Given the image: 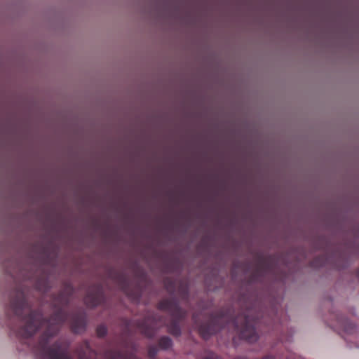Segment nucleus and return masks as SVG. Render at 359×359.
Instances as JSON below:
<instances>
[{"label":"nucleus","mask_w":359,"mask_h":359,"mask_svg":"<svg viewBox=\"0 0 359 359\" xmlns=\"http://www.w3.org/2000/svg\"><path fill=\"white\" fill-rule=\"evenodd\" d=\"M46 335L42 339V346H46ZM39 359H72L67 353L66 346L60 344H54L51 347L46 348Z\"/></svg>","instance_id":"nucleus-1"},{"label":"nucleus","mask_w":359,"mask_h":359,"mask_svg":"<svg viewBox=\"0 0 359 359\" xmlns=\"http://www.w3.org/2000/svg\"><path fill=\"white\" fill-rule=\"evenodd\" d=\"M41 323L40 315H35L29 318L26 325V332L28 336L32 335L36 330L38 325Z\"/></svg>","instance_id":"nucleus-2"},{"label":"nucleus","mask_w":359,"mask_h":359,"mask_svg":"<svg viewBox=\"0 0 359 359\" xmlns=\"http://www.w3.org/2000/svg\"><path fill=\"white\" fill-rule=\"evenodd\" d=\"M241 337L250 343H253L258 339V335L252 327H247L244 330H243L241 332Z\"/></svg>","instance_id":"nucleus-3"},{"label":"nucleus","mask_w":359,"mask_h":359,"mask_svg":"<svg viewBox=\"0 0 359 359\" xmlns=\"http://www.w3.org/2000/svg\"><path fill=\"white\" fill-rule=\"evenodd\" d=\"M171 340L169 338H162L159 342V345L162 348L167 349L171 346Z\"/></svg>","instance_id":"nucleus-4"},{"label":"nucleus","mask_w":359,"mask_h":359,"mask_svg":"<svg viewBox=\"0 0 359 359\" xmlns=\"http://www.w3.org/2000/svg\"><path fill=\"white\" fill-rule=\"evenodd\" d=\"M107 332V330L104 327H100L97 329V334L99 336H104Z\"/></svg>","instance_id":"nucleus-5"},{"label":"nucleus","mask_w":359,"mask_h":359,"mask_svg":"<svg viewBox=\"0 0 359 359\" xmlns=\"http://www.w3.org/2000/svg\"><path fill=\"white\" fill-rule=\"evenodd\" d=\"M203 359H217V357L214 353H208Z\"/></svg>","instance_id":"nucleus-6"},{"label":"nucleus","mask_w":359,"mask_h":359,"mask_svg":"<svg viewBox=\"0 0 359 359\" xmlns=\"http://www.w3.org/2000/svg\"><path fill=\"white\" fill-rule=\"evenodd\" d=\"M262 359H275V358L272 356H266V357L262 358Z\"/></svg>","instance_id":"nucleus-7"},{"label":"nucleus","mask_w":359,"mask_h":359,"mask_svg":"<svg viewBox=\"0 0 359 359\" xmlns=\"http://www.w3.org/2000/svg\"><path fill=\"white\" fill-rule=\"evenodd\" d=\"M149 354L151 357H153L154 356L155 353H152L151 351L150 350L149 352Z\"/></svg>","instance_id":"nucleus-8"},{"label":"nucleus","mask_w":359,"mask_h":359,"mask_svg":"<svg viewBox=\"0 0 359 359\" xmlns=\"http://www.w3.org/2000/svg\"><path fill=\"white\" fill-rule=\"evenodd\" d=\"M238 359H247V358H238Z\"/></svg>","instance_id":"nucleus-9"}]
</instances>
